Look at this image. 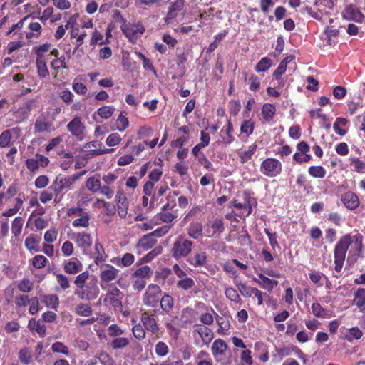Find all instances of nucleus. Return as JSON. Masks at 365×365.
<instances>
[{"label": "nucleus", "mask_w": 365, "mask_h": 365, "mask_svg": "<svg viewBox=\"0 0 365 365\" xmlns=\"http://www.w3.org/2000/svg\"><path fill=\"white\" fill-rule=\"evenodd\" d=\"M28 28L30 31L26 34V38L27 39L38 38L40 36L42 31V26L38 22L30 23Z\"/></svg>", "instance_id": "c85d7f7f"}, {"label": "nucleus", "mask_w": 365, "mask_h": 365, "mask_svg": "<svg viewBox=\"0 0 365 365\" xmlns=\"http://www.w3.org/2000/svg\"><path fill=\"white\" fill-rule=\"evenodd\" d=\"M185 0H175L171 4L168 8L165 21L168 22L170 20L177 17L178 12L181 11L185 6Z\"/></svg>", "instance_id": "dca6fc26"}, {"label": "nucleus", "mask_w": 365, "mask_h": 365, "mask_svg": "<svg viewBox=\"0 0 365 365\" xmlns=\"http://www.w3.org/2000/svg\"><path fill=\"white\" fill-rule=\"evenodd\" d=\"M94 262L96 265L104 262L107 258L103 245L99 241L95 242Z\"/></svg>", "instance_id": "a878e982"}, {"label": "nucleus", "mask_w": 365, "mask_h": 365, "mask_svg": "<svg viewBox=\"0 0 365 365\" xmlns=\"http://www.w3.org/2000/svg\"><path fill=\"white\" fill-rule=\"evenodd\" d=\"M48 262V259L41 255H38L32 259V265L36 269H42L45 267Z\"/></svg>", "instance_id": "3c124183"}, {"label": "nucleus", "mask_w": 365, "mask_h": 365, "mask_svg": "<svg viewBox=\"0 0 365 365\" xmlns=\"http://www.w3.org/2000/svg\"><path fill=\"white\" fill-rule=\"evenodd\" d=\"M216 322L219 325V329L217 330L219 334H222L230 329V324L228 319L217 316Z\"/></svg>", "instance_id": "bf43d9fd"}, {"label": "nucleus", "mask_w": 365, "mask_h": 365, "mask_svg": "<svg viewBox=\"0 0 365 365\" xmlns=\"http://www.w3.org/2000/svg\"><path fill=\"white\" fill-rule=\"evenodd\" d=\"M304 11L310 15L312 18L321 21L324 15H329L330 12L329 11L325 10V9H322L318 7L317 11H314L312 9L308 6L304 8Z\"/></svg>", "instance_id": "c9c22d12"}, {"label": "nucleus", "mask_w": 365, "mask_h": 365, "mask_svg": "<svg viewBox=\"0 0 365 365\" xmlns=\"http://www.w3.org/2000/svg\"><path fill=\"white\" fill-rule=\"evenodd\" d=\"M244 203L239 202L237 200L231 201V205L237 210H242L238 214H235V216L239 217L241 219L245 220L246 217L250 216L252 212V202L254 201L256 203V200L252 198L248 191H245L243 193Z\"/></svg>", "instance_id": "39448f33"}, {"label": "nucleus", "mask_w": 365, "mask_h": 365, "mask_svg": "<svg viewBox=\"0 0 365 365\" xmlns=\"http://www.w3.org/2000/svg\"><path fill=\"white\" fill-rule=\"evenodd\" d=\"M154 184L152 181H147L144 185L143 192L146 196H149L150 197V205L149 207H153L155 202V190L154 189Z\"/></svg>", "instance_id": "7c9ffc66"}, {"label": "nucleus", "mask_w": 365, "mask_h": 365, "mask_svg": "<svg viewBox=\"0 0 365 365\" xmlns=\"http://www.w3.org/2000/svg\"><path fill=\"white\" fill-rule=\"evenodd\" d=\"M73 236L74 237L73 239L78 247L82 250L83 253H87L93 244L91 234L83 231L73 234Z\"/></svg>", "instance_id": "6e6552de"}, {"label": "nucleus", "mask_w": 365, "mask_h": 365, "mask_svg": "<svg viewBox=\"0 0 365 365\" xmlns=\"http://www.w3.org/2000/svg\"><path fill=\"white\" fill-rule=\"evenodd\" d=\"M151 273V269L149 266L145 265L137 269L132 274L133 278L143 279L148 277Z\"/></svg>", "instance_id": "49530a36"}, {"label": "nucleus", "mask_w": 365, "mask_h": 365, "mask_svg": "<svg viewBox=\"0 0 365 365\" xmlns=\"http://www.w3.org/2000/svg\"><path fill=\"white\" fill-rule=\"evenodd\" d=\"M118 269L110 264H105L101 268L100 279L102 282H110L118 277Z\"/></svg>", "instance_id": "9b49d317"}, {"label": "nucleus", "mask_w": 365, "mask_h": 365, "mask_svg": "<svg viewBox=\"0 0 365 365\" xmlns=\"http://www.w3.org/2000/svg\"><path fill=\"white\" fill-rule=\"evenodd\" d=\"M90 215L86 212L81 216L74 220L72 222V225L74 227L87 228L90 225Z\"/></svg>", "instance_id": "473e14b6"}, {"label": "nucleus", "mask_w": 365, "mask_h": 365, "mask_svg": "<svg viewBox=\"0 0 365 365\" xmlns=\"http://www.w3.org/2000/svg\"><path fill=\"white\" fill-rule=\"evenodd\" d=\"M109 43L108 40H103V36L101 31L97 29H95L93 31L92 36L90 41V45L94 46L96 44L98 45H104Z\"/></svg>", "instance_id": "4c0bfd02"}, {"label": "nucleus", "mask_w": 365, "mask_h": 365, "mask_svg": "<svg viewBox=\"0 0 365 365\" xmlns=\"http://www.w3.org/2000/svg\"><path fill=\"white\" fill-rule=\"evenodd\" d=\"M128 125L129 121L128 118L121 112L116 120V129L118 131L123 132L128 127Z\"/></svg>", "instance_id": "6e6d98bb"}, {"label": "nucleus", "mask_w": 365, "mask_h": 365, "mask_svg": "<svg viewBox=\"0 0 365 365\" xmlns=\"http://www.w3.org/2000/svg\"><path fill=\"white\" fill-rule=\"evenodd\" d=\"M227 34L228 31L224 30L222 32L217 34L215 36V40L211 43H210L207 52L212 53L217 48L219 43L227 36Z\"/></svg>", "instance_id": "37998d69"}, {"label": "nucleus", "mask_w": 365, "mask_h": 365, "mask_svg": "<svg viewBox=\"0 0 365 365\" xmlns=\"http://www.w3.org/2000/svg\"><path fill=\"white\" fill-rule=\"evenodd\" d=\"M83 265L81 262L76 257L71 258L68 262L65 263L63 269L66 273L69 274H76L82 270Z\"/></svg>", "instance_id": "6ab92c4d"}, {"label": "nucleus", "mask_w": 365, "mask_h": 365, "mask_svg": "<svg viewBox=\"0 0 365 365\" xmlns=\"http://www.w3.org/2000/svg\"><path fill=\"white\" fill-rule=\"evenodd\" d=\"M28 326L31 330H35L40 336L45 335L46 328L44 324L41 321L31 319L29 320Z\"/></svg>", "instance_id": "2f4dec72"}, {"label": "nucleus", "mask_w": 365, "mask_h": 365, "mask_svg": "<svg viewBox=\"0 0 365 365\" xmlns=\"http://www.w3.org/2000/svg\"><path fill=\"white\" fill-rule=\"evenodd\" d=\"M113 106H103L97 110L96 113L103 119H108L110 118L115 111Z\"/></svg>", "instance_id": "a19ab883"}, {"label": "nucleus", "mask_w": 365, "mask_h": 365, "mask_svg": "<svg viewBox=\"0 0 365 365\" xmlns=\"http://www.w3.org/2000/svg\"><path fill=\"white\" fill-rule=\"evenodd\" d=\"M259 169L264 175L269 178H274L282 173V165L277 158H267L262 161Z\"/></svg>", "instance_id": "20e7f679"}, {"label": "nucleus", "mask_w": 365, "mask_h": 365, "mask_svg": "<svg viewBox=\"0 0 365 365\" xmlns=\"http://www.w3.org/2000/svg\"><path fill=\"white\" fill-rule=\"evenodd\" d=\"M68 130L71 135L76 138L78 140H82L84 138L85 126L81 122L80 117L73 118L66 126Z\"/></svg>", "instance_id": "1a4fd4ad"}, {"label": "nucleus", "mask_w": 365, "mask_h": 365, "mask_svg": "<svg viewBox=\"0 0 365 365\" xmlns=\"http://www.w3.org/2000/svg\"><path fill=\"white\" fill-rule=\"evenodd\" d=\"M308 173L311 176L317 178H323L326 175V170L321 165L310 166Z\"/></svg>", "instance_id": "8fccbe9b"}, {"label": "nucleus", "mask_w": 365, "mask_h": 365, "mask_svg": "<svg viewBox=\"0 0 365 365\" xmlns=\"http://www.w3.org/2000/svg\"><path fill=\"white\" fill-rule=\"evenodd\" d=\"M163 251V247L161 246L155 247L150 252H149L147 255H145L142 260L143 262H150L158 255H160Z\"/></svg>", "instance_id": "052dcab7"}, {"label": "nucleus", "mask_w": 365, "mask_h": 365, "mask_svg": "<svg viewBox=\"0 0 365 365\" xmlns=\"http://www.w3.org/2000/svg\"><path fill=\"white\" fill-rule=\"evenodd\" d=\"M19 358L21 363L29 364L32 361L33 356L28 348H24L19 350Z\"/></svg>", "instance_id": "09e8293b"}, {"label": "nucleus", "mask_w": 365, "mask_h": 365, "mask_svg": "<svg viewBox=\"0 0 365 365\" xmlns=\"http://www.w3.org/2000/svg\"><path fill=\"white\" fill-rule=\"evenodd\" d=\"M38 105L39 103L38 98L28 99L19 108V111L21 113L24 117L27 118L33 110H35L38 107Z\"/></svg>", "instance_id": "b1692460"}, {"label": "nucleus", "mask_w": 365, "mask_h": 365, "mask_svg": "<svg viewBox=\"0 0 365 365\" xmlns=\"http://www.w3.org/2000/svg\"><path fill=\"white\" fill-rule=\"evenodd\" d=\"M11 133L9 130H6L0 134V148L9 147L11 141Z\"/></svg>", "instance_id": "4d7b16f0"}, {"label": "nucleus", "mask_w": 365, "mask_h": 365, "mask_svg": "<svg viewBox=\"0 0 365 365\" xmlns=\"http://www.w3.org/2000/svg\"><path fill=\"white\" fill-rule=\"evenodd\" d=\"M96 359L102 365H113L114 361L112 358L106 352H101L96 356Z\"/></svg>", "instance_id": "774afa93"}, {"label": "nucleus", "mask_w": 365, "mask_h": 365, "mask_svg": "<svg viewBox=\"0 0 365 365\" xmlns=\"http://www.w3.org/2000/svg\"><path fill=\"white\" fill-rule=\"evenodd\" d=\"M362 240L363 237L360 233L356 234L353 237L350 234H346L339 238L334 249V270L337 273L342 269L347 250L353 241L361 247Z\"/></svg>", "instance_id": "f257e3e1"}, {"label": "nucleus", "mask_w": 365, "mask_h": 365, "mask_svg": "<svg viewBox=\"0 0 365 365\" xmlns=\"http://www.w3.org/2000/svg\"><path fill=\"white\" fill-rule=\"evenodd\" d=\"M276 106L272 103H266L262 105L261 113L264 123H270L276 114Z\"/></svg>", "instance_id": "f3484780"}, {"label": "nucleus", "mask_w": 365, "mask_h": 365, "mask_svg": "<svg viewBox=\"0 0 365 365\" xmlns=\"http://www.w3.org/2000/svg\"><path fill=\"white\" fill-rule=\"evenodd\" d=\"M58 234V232L56 228H51L44 233V240L48 243H52L56 240Z\"/></svg>", "instance_id": "338daca9"}, {"label": "nucleus", "mask_w": 365, "mask_h": 365, "mask_svg": "<svg viewBox=\"0 0 365 365\" xmlns=\"http://www.w3.org/2000/svg\"><path fill=\"white\" fill-rule=\"evenodd\" d=\"M193 332L197 333L205 344L210 343L214 338L212 331L205 325H195Z\"/></svg>", "instance_id": "2eb2a0df"}, {"label": "nucleus", "mask_w": 365, "mask_h": 365, "mask_svg": "<svg viewBox=\"0 0 365 365\" xmlns=\"http://www.w3.org/2000/svg\"><path fill=\"white\" fill-rule=\"evenodd\" d=\"M99 145V143L97 140L91 141L86 143L84 146L85 148H88L89 154L92 156L101 155L103 153L101 150H98L97 147Z\"/></svg>", "instance_id": "680f3d73"}, {"label": "nucleus", "mask_w": 365, "mask_h": 365, "mask_svg": "<svg viewBox=\"0 0 365 365\" xmlns=\"http://www.w3.org/2000/svg\"><path fill=\"white\" fill-rule=\"evenodd\" d=\"M155 354L160 357L166 356L169 352L168 345L163 341H159L155 345Z\"/></svg>", "instance_id": "69168bd1"}, {"label": "nucleus", "mask_w": 365, "mask_h": 365, "mask_svg": "<svg viewBox=\"0 0 365 365\" xmlns=\"http://www.w3.org/2000/svg\"><path fill=\"white\" fill-rule=\"evenodd\" d=\"M348 120L345 118L338 117L336 118L335 122L333 125L334 130L336 134L340 136H344L347 133V130L343 129L342 127H344L347 125Z\"/></svg>", "instance_id": "cd10ccee"}, {"label": "nucleus", "mask_w": 365, "mask_h": 365, "mask_svg": "<svg viewBox=\"0 0 365 365\" xmlns=\"http://www.w3.org/2000/svg\"><path fill=\"white\" fill-rule=\"evenodd\" d=\"M187 262L194 267H205L207 262V253L203 251L196 252L192 257L187 259Z\"/></svg>", "instance_id": "412c9836"}, {"label": "nucleus", "mask_w": 365, "mask_h": 365, "mask_svg": "<svg viewBox=\"0 0 365 365\" xmlns=\"http://www.w3.org/2000/svg\"><path fill=\"white\" fill-rule=\"evenodd\" d=\"M135 261V257L133 254L127 252L123 255L121 259L114 257L111 259V262L119 267H127L130 266Z\"/></svg>", "instance_id": "393cba45"}, {"label": "nucleus", "mask_w": 365, "mask_h": 365, "mask_svg": "<svg viewBox=\"0 0 365 365\" xmlns=\"http://www.w3.org/2000/svg\"><path fill=\"white\" fill-rule=\"evenodd\" d=\"M36 65L39 78H44L49 75V72L46 66V58H42L41 57L36 58Z\"/></svg>", "instance_id": "c756f323"}, {"label": "nucleus", "mask_w": 365, "mask_h": 365, "mask_svg": "<svg viewBox=\"0 0 365 365\" xmlns=\"http://www.w3.org/2000/svg\"><path fill=\"white\" fill-rule=\"evenodd\" d=\"M51 127V124L44 120L42 118H38L34 124V129L37 133L48 131Z\"/></svg>", "instance_id": "c03bdc74"}, {"label": "nucleus", "mask_w": 365, "mask_h": 365, "mask_svg": "<svg viewBox=\"0 0 365 365\" xmlns=\"http://www.w3.org/2000/svg\"><path fill=\"white\" fill-rule=\"evenodd\" d=\"M255 126V124L254 121L252 120H245L240 125V132L241 133L246 134L247 135H250L254 131Z\"/></svg>", "instance_id": "de8ad7c7"}, {"label": "nucleus", "mask_w": 365, "mask_h": 365, "mask_svg": "<svg viewBox=\"0 0 365 365\" xmlns=\"http://www.w3.org/2000/svg\"><path fill=\"white\" fill-rule=\"evenodd\" d=\"M24 219L21 217H16L11 224V232L15 237H18L22 231Z\"/></svg>", "instance_id": "79ce46f5"}, {"label": "nucleus", "mask_w": 365, "mask_h": 365, "mask_svg": "<svg viewBox=\"0 0 365 365\" xmlns=\"http://www.w3.org/2000/svg\"><path fill=\"white\" fill-rule=\"evenodd\" d=\"M272 65V60L268 57H264L257 63L255 69L257 73L265 72L269 69Z\"/></svg>", "instance_id": "58836bf2"}, {"label": "nucleus", "mask_w": 365, "mask_h": 365, "mask_svg": "<svg viewBox=\"0 0 365 365\" xmlns=\"http://www.w3.org/2000/svg\"><path fill=\"white\" fill-rule=\"evenodd\" d=\"M157 242V240L149 233L145 235L138 242V245L145 249L148 250L152 248Z\"/></svg>", "instance_id": "72a5a7b5"}, {"label": "nucleus", "mask_w": 365, "mask_h": 365, "mask_svg": "<svg viewBox=\"0 0 365 365\" xmlns=\"http://www.w3.org/2000/svg\"><path fill=\"white\" fill-rule=\"evenodd\" d=\"M86 171H82L80 173L65 176L61 174L58 175L56 179L53 181L49 189L53 192L55 205L59 204L63 197V192L72 189L73 185L77 181L81 176L84 175Z\"/></svg>", "instance_id": "f03ea898"}, {"label": "nucleus", "mask_w": 365, "mask_h": 365, "mask_svg": "<svg viewBox=\"0 0 365 365\" xmlns=\"http://www.w3.org/2000/svg\"><path fill=\"white\" fill-rule=\"evenodd\" d=\"M264 233L268 237L269 244L273 250H275L276 248L279 249L280 246L278 243L277 238L278 235L276 232H272L269 229L265 228L264 230Z\"/></svg>", "instance_id": "13d9d810"}, {"label": "nucleus", "mask_w": 365, "mask_h": 365, "mask_svg": "<svg viewBox=\"0 0 365 365\" xmlns=\"http://www.w3.org/2000/svg\"><path fill=\"white\" fill-rule=\"evenodd\" d=\"M227 349L226 342L221 339H216L212 346V352L213 356L217 362L220 363L222 365H227L230 364L231 359L230 357H225V351Z\"/></svg>", "instance_id": "0eeeda50"}, {"label": "nucleus", "mask_w": 365, "mask_h": 365, "mask_svg": "<svg viewBox=\"0 0 365 365\" xmlns=\"http://www.w3.org/2000/svg\"><path fill=\"white\" fill-rule=\"evenodd\" d=\"M121 30L128 40L135 43L145 32V27L141 23L131 24L125 21L121 25Z\"/></svg>", "instance_id": "423d86ee"}, {"label": "nucleus", "mask_w": 365, "mask_h": 365, "mask_svg": "<svg viewBox=\"0 0 365 365\" xmlns=\"http://www.w3.org/2000/svg\"><path fill=\"white\" fill-rule=\"evenodd\" d=\"M41 238L34 234L29 235L24 242L25 247L30 252H38L40 250L39 244Z\"/></svg>", "instance_id": "aec40b11"}, {"label": "nucleus", "mask_w": 365, "mask_h": 365, "mask_svg": "<svg viewBox=\"0 0 365 365\" xmlns=\"http://www.w3.org/2000/svg\"><path fill=\"white\" fill-rule=\"evenodd\" d=\"M194 284H195L194 280L190 277H187V276L183 279H180L177 282V287L178 288H181L184 290H187V289H190L191 287H192L194 286Z\"/></svg>", "instance_id": "e2e57ef3"}, {"label": "nucleus", "mask_w": 365, "mask_h": 365, "mask_svg": "<svg viewBox=\"0 0 365 365\" xmlns=\"http://www.w3.org/2000/svg\"><path fill=\"white\" fill-rule=\"evenodd\" d=\"M194 242L180 235L176 237L170 250L172 257L176 260L187 257L192 252Z\"/></svg>", "instance_id": "7ed1b4c3"}, {"label": "nucleus", "mask_w": 365, "mask_h": 365, "mask_svg": "<svg viewBox=\"0 0 365 365\" xmlns=\"http://www.w3.org/2000/svg\"><path fill=\"white\" fill-rule=\"evenodd\" d=\"M257 276L259 279H254L255 282L259 284L262 288L267 291H271L278 284L277 281L265 277V275L262 273H258Z\"/></svg>", "instance_id": "5701e85b"}, {"label": "nucleus", "mask_w": 365, "mask_h": 365, "mask_svg": "<svg viewBox=\"0 0 365 365\" xmlns=\"http://www.w3.org/2000/svg\"><path fill=\"white\" fill-rule=\"evenodd\" d=\"M313 314L317 317H328L329 312L325 309L322 308L320 304L317 303H313L312 306Z\"/></svg>", "instance_id": "0e129e2a"}, {"label": "nucleus", "mask_w": 365, "mask_h": 365, "mask_svg": "<svg viewBox=\"0 0 365 365\" xmlns=\"http://www.w3.org/2000/svg\"><path fill=\"white\" fill-rule=\"evenodd\" d=\"M342 16L346 20L358 23H361L365 19V16L354 5L346 6L342 13Z\"/></svg>", "instance_id": "9d476101"}, {"label": "nucleus", "mask_w": 365, "mask_h": 365, "mask_svg": "<svg viewBox=\"0 0 365 365\" xmlns=\"http://www.w3.org/2000/svg\"><path fill=\"white\" fill-rule=\"evenodd\" d=\"M135 54L142 61L143 68L145 70L150 71L153 72L155 75H156V71H155L151 61L149 58H148L141 52H136Z\"/></svg>", "instance_id": "a18cd8bd"}, {"label": "nucleus", "mask_w": 365, "mask_h": 365, "mask_svg": "<svg viewBox=\"0 0 365 365\" xmlns=\"http://www.w3.org/2000/svg\"><path fill=\"white\" fill-rule=\"evenodd\" d=\"M187 234L194 240L200 239L202 236V225L198 222L190 223L187 228Z\"/></svg>", "instance_id": "4be33fe9"}, {"label": "nucleus", "mask_w": 365, "mask_h": 365, "mask_svg": "<svg viewBox=\"0 0 365 365\" xmlns=\"http://www.w3.org/2000/svg\"><path fill=\"white\" fill-rule=\"evenodd\" d=\"M89 280V272L88 271H85L76 277L74 284L76 286L77 289H78L85 286V284Z\"/></svg>", "instance_id": "5fc2aeb1"}, {"label": "nucleus", "mask_w": 365, "mask_h": 365, "mask_svg": "<svg viewBox=\"0 0 365 365\" xmlns=\"http://www.w3.org/2000/svg\"><path fill=\"white\" fill-rule=\"evenodd\" d=\"M101 183L99 179L92 176L86 181V188L93 193L98 192L101 190Z\"/></svg>", "instance_id": "f704fd0d"}, {"label": "nucleus", "mask_w": 365, "mask_h": 365, "mask_svg": "<svg viewBox=\"0 0 365 365\" xmlns=\"http://www.w3.org/2000/svg\"><path fill=\"white\" fill-rule=\"evenodd\" d=\"M257 145L254 143L252 145L249 146L247 150L241 151L239 153V157L240 158V161L242 163H247L250 160H251L252 155L255 153L257 150Z\"/></svg>", "instance_id": "e433bc0d"}, {"label": "nucleus", "mask_w": 365, "mask_h": 365, "mask_svg": "<svg viewBox=\"0 0 365 365\" xmlns=\"http://www.w3.org/2000/svg\"><path fill=\"white\" fill-rule=\"evenodd\" d=\"M233 131V126L230 120H227V127H224L220 130V134L223 139L225 145H229L235 140V138L232 136V133Z\"/></svg>", "instance_id": "bb28decb"}, {"label": "nucleus", "mask_w": 365, "mask_h": 365, "mask_svg": "<svg viewBox=\"0 0 365 365\" xmlns=\"http://www.w3.org/2000/svg\"><path fill=\"white\" fill-rule=\"evenodd\" d=\"M341 200L344 205L350 210L356 209L360 205L358 196L351 191L344 193L341 195Z\"/></svg>", "instance_id": "ddd939ff"}, {"label": "nucleus", "mask_w": 365, "mask_h": 365, "mask_svg": "<svg viewBox=\"0 0 365 365\" xmlns=\"http://www.w3.org/2000/svg\"><path fill=\"white\" fill-rule=\"evenodd\" d=\"M128 344L129 340L125 337H117L110 341V346L113 349H123Z\"/></svg>", "instance_id": "864d4df0"}, {"label": "nucleus", "mask_w": 365, "mask_h": 365, "mask_svg": "<svg viewBox=\"0 0 365 365\" xmlns=\"http://www.w3.org/2000/svg\"><path fill=\"white\" fill-rule=\"evenodd\" d=\"M209 223L211 225L212 234L220 235L224 232V222L221 218H215L213 221H210Z\"/></svg>", "instance_id": "ea45409f"}, {"label": "nucleus", "mask_w": 365, "mask_h": 365, "mask_svg": "<svg viewBox=\"0 0 365 365\" xmlns=\"http://www.w3.org/2000/svg\"><path fill=\"white\" fill-rule=\"evenodd\" d=\"M350 165L354 167L356 173H365V161L360 160L359 158H351Z\"/></svg>", "instance_id": "603ef678"}, {"label": "nucleus", "mask_w": 365, "mask_h": 365, "mask_svg": "<svg viewBox=\"0 0 365 365\" xmlns=\"http://www.w3.org/2000/svg\"><path fill=\"white\" fill-rule=\"evenodd\" d=\"M118 212L120 217H125L128 212V201L123 191H118L115 195Z\"/></svg>", "instance_id": "4468645a"}, {"label": "nucleus", "mask_w": 365, "mask_h": 365, "mask_svg": "<svg viewBox=\"0 0 365 365\" xmlns=\"http://www.w3.org/2000/svg\"><path fill=\"white\" fill-rule=\"evenodd\" d=\"M141 322L145 328L153 334H157L159 331V327L157 324L155 318L151 317L147 312H144L141 316Z\"/></svg>", "instance_id": "a211bd4d"}, {"label": "nucleus", "mask_w": 365, "mask_h": 365, "mask_svg": "<svg viewBox=\"0 0 365 365\" xmlns=\"http://www.w3.org/2000/svg\"><path fill=\"white\" fill-rule=\"evenodd\" d=\"M99 289L97 286L95 279L88 281L85 286L76 290V294H81L82 297H95L98 294Z\"/></svg>", "instance_id": "f8f14e48"}]
</instances>
